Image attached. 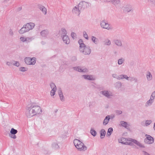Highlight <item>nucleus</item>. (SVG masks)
<instances>
[{"mask_svg": "<svg viewBox=\"0 0 155 155\" xmlns=\"http://www.w3.org/2000/svg\"><path fill=\"white\" fill-rule=\"evenodd\" d=\"M41 112V109L39 106L29 104L27 106L25 114L28 117L30 118Z\"/></svg>", "mask_w": 155, "mask_h": 155, "instance_id": "1", "label": "nucleus"}, {"mask_svg": "<svg viewBox=\"0 0 155 155\" xmlns=\"http://www.w3.org/2000/svg\"><path fill=\"white\" fill-rule=\"evenodd\" d=\"M78 42L79 44V50L83 54L85 55H89L91 52V50L90 47L85 45L83 41L81 39L78 41Z\"/></svg>", "mask_w": 155, "mask_h": 155, "instance_id": "2", "label": "nucleus"}, {"mask_svg": "<svg viewBox=\"0 0 155 155\" xmlns=\"http://www.w3.org/2000/svg\"><path fill=\"white\" fill-rule=\"evenodd\" d=\"M74 143L76 148L79 151H84L87 149V147L84 144L78 140H74Z\"/></svg>", "mask_w": 155, "mask_h": 155, "instance_id": "3", "label": "nucleus"}, {"mask_svg": "<svg viewBox=\"0 0 155 155\" xmlns=\"http://www.w3.org/2000/svg\"><path fill=\"white\" fill-rule=\"evenodd\" d=\"M24 61L27 64L34 65L36 63V59L35 58L26 57L25 58Z\"/></svg>", "mask_w": 155, "mask_h": 155, "instance_id": "4", "label": "nucleus"}, {"mask_svg": "<svg viewBox=\"0 0 155 155\" xmlns=\"http://www.w3.org/2000/svg\"><path fill=\"white\" fill-rule=\"evenodd\" d=\"M23 26L28 32L32 30L34 28L35 26V24L34 23L30 22L27 23L24 25Z\"/></svg>", "mask_w": 155, "mask_h": 155, "instance_id": "5", "label": "nucleus"}, {"mask_svg": "<svg viewBox=\"0 0 155 155\" xmlns=\"http://www.w3.org/2000/svg\"><path fill=\"white\" fill-rule=\"evenodd\" d=\"M146 138L144 139V142L147 144H152L154 141V138L150 135L146 134Z\"/></svg>", "mask_w": 155, "mask_h": 155, "instance_id": "6", "label": "nucleus"}, {"mask_svg": "<svg viewBox=\"0 0 155 155\" xmlns=\"http://www.w3.org/2000/svg\"><path fill=\"white\" fill-rule=\"evenodd\" d=\"M100 93L101 95L108 98H111L113 95L111 92L108 90L102 91L100 92Z\"/></svg>", "mask_w": 155, "mask_h": 155, "instance_id": "7", "label": "nucleus"}, {"mask_svg": "<svg viewBox=\"0 0 155 155\" xmlns=\"http://www.w3.org/2000/svg\"><path fill=\"white\" fill-rule=\"evenodd\" d=\"M130 138H126L122 137L118 139V141L119 143L123 144L130 145Z\"/></svg>", "mask_w": 155, "mask_h": 155, "instance_id": "8", "label": "nucleus"}, {"mask_svg": "<svg viewBox=\"0 0 155 155\" xmlns=\"http://www.w3.org/2000/svg\"><path fill=\"white\" fill-rule=\"evenodd\" d=\"M100 26L103 28L108 30H110L112 28L110 24L104 20H103L101 22Z\"/></svg>", "mask_w": 155, "mask_h": 155, "instance_id": "9", "label": "nucleus"}, {"mask_svg": "<svg viewBox=\"0 0 155 155\" xmlns=\"http://www.w3.org/2000/svg\"><path fill=\"white\" fill-rule=\"evenodd\" d=\"M81 8L78 5L74 7L72 10V12L73 14L77 16H78L80 14Z\"/></svg>", "mask_w": 155, "mask_h": 155, "instance_id": "10", "label": "nucleus"}, {"mask_svg": "<svg viewBox=\"0 0 155 155\" xmlns=\"http://www.w3.org/2000/svg\"><path fill=\"white\" fill-rule=\"evenodd\" d=\"M78 5L81 10L86 9L89 6V4L85 2H81Z\"/></svg>", "mask_w": 155, "mask_h": 155, "instance_id": "11", "label": "nucleus"}, {"mask_svg": "<svg viewBox=\"0 0 155 155\" xmlns=\"http://www.w3.org/2000/svg\"><path fill=\"white\" fill-rule=\"evenodd\" d=\"M18 131L13 128H12L10 131V134H9V136L11 138L13 139H15L17 137L15 134L17 133Z\"/></svg>", "mask_w": 155, "mask_h": 155, "instance_id": "12", "label": "nucleus"}, {"mask_svg": "<svg viewBox=\"0 0 155 155\" xmlns=\"http://www.w3.org/2000/svg\"><path fill=\"white\" fill-rule=\"evenodd\" d=\"M19 39L20 41L23 42H28L32 41L33 38L32 37H26L24 36H21L20 37Z\"/></svg>", "mask_w": 155, "mask_h": 155, "instance_id": "13", "label": "nucleus"}, {"mask_svg": "<svg viewBox=\"0 0 155 155\" xmlns=\"http://www.w3.org/2000/svg\"><path fill=\"white\" fill-rule=\"evenodd\" d=\"M130 145H131L132 143H133L140 147L144 148L145 147L144 146L143 144H142L140 142L138 141L137 140L131 138L130 139Z\"/></svg>", "mask_w": 155, "mask_h": 155, "instance_id": "14", "label": "nucleus"}, {"mask_svg": "<svg viewBox=\"0 0 155 155\" xmlns=\"http://www.w3.org/2000/svg\"><path fill=\"white\" fill-rule=\"evenodd\" d=\"M73 69L75 71L79 72H87L88 71V70L87 68L79 67H74Z\"/></svg>", "mask_w": 155, "mask_h": 155, "instance_id": "15", "label": "nucleus"}, {"mask_svg": "<svg viewBox=\"0 0 155 155\" xmlns=\"http://www.w3.org/2000/svg\"><path fill=\"white\" fill-rule=\"evenodd\" d=\"M38 7L39 10L41 11L43 14L46 15L47 13V9L44 6L39 4L38 5Z\"/></svg>", "mask_w": 155, "mask_h": 155, "instance_id": "16", "label": "nucleus"}, {"mask_svg": "<svg viewBox=\"0 0 155 155\" xmlns=\"http://www.w3.org/2000/svg\"><path fill=\"white\" fill-rule=\"evenodd\" d=\"M82 77L83 78L85 79L93 81L95 79V77L92 75H84L82 76Z\"/></svg>", "mask_w": 155, "mask_h": 155, "instance_id": "17", "label": "nucleus"}, {"mask_svg": "<svg viewBox=\"0 0 155 155\" xmlns=\"http://www.w3.org/2000/svg\"><path fill=\"white\" fill-rule=\"evenodd\" d=\"M62 35L61 36L64 42L66 44H68L70 42V40L68 36L67 35Z\"/></svg>", "mask_w": 155, "mask_h": 155, "instance_id": "18", "label": "nucleus"}, {"mask_svg": "<svg viewBox=\"0 0 155 155\" xmlns=\"http://www.w3.org/2000/svg\"><path fill=\"white\" fill-rule=\"evenodd\" d=\"M146 78L148 81H150L152 80L153 77V76L149 71H147L146 74Z\"/></svg>", "mask_w": 155, "mask_h": 155, "instance_id": "19", "label": "nucleus"}, {"mask_svg": "<svg viewBox=\"0 0 155 155\" xmlns=\"http://www.w3.org/2000/svg\"><path fill=\"white\" fill-rule=\"evenodd\" d=\"M58 92L60 97V100L62 101H64V97L63 95V94L62 91L60 89H59Z\"/></svg>", "mask_w": 155, "mask_h": 155, "instance_id": "20", "label": "nucleus"}, {"mask_svg": "<svg viewBox=\"0 0 155 155\" xmlns=\"http://www.w3.org/2000/svg\"><path fill=\"white\" fill-rule=\"evenodd\" d=\"M48 34V31L47 30H43L40 32V35L43 37H46Z\"/></svg>", "mask_w": 155, "mask_h": 155, "instance_id": "21", "label": "nucleus"}, {"mask_svg": "<svg viewBox=\"0 0 155 155\" xmlns=\"http://www.w3.org/2000/svg\"><path fill=\"white\" fill-rule=\"evenodd\" d=\"M152 122L151 120H146L143 122L142 124L144 126H148L152 123Z\"/></svg>", "mask_w": 155, "mask_h": 155, "instance_id": "22", "label": "nucleus"}, {"mask_svg": "<svg viewBox=\"0 0 155 155\" xmlns=\"http://www.w3.org/2000/svg\"><path fill=\"white\" fill-rule=\"evenodd\" d=\"M131 9V7L130 5H126L123 7V10L126 12H129L130 11Z\"/></svg>", "mask_w": 155, "mask_h": 155, "instance_id": "23", "label": "nucleus"}, {"mask_svg": "<svg viewBox=\"0 0 155 155\" xmlns=\"http://www.w3.org/2000/svg\"><path fill=\"white\" fill-rule=\"evenodd\" d=\"M130 78V77H128L127 75L121 74L119 75V77L118 78V80L125 79L127 80H129Z\"/></svg>", "mask_w": 155, "mask_h": 155, "instance_id": "24", "label": "nucleus"}, {"mask_svg": "<svg viewBox=\"0 0 155 155\" xmlns=\"http://www.w3.org/2000/svg\"><path fill=\"white\" fill-rule=\"evenodd\" d=\"M27 32V30L23 25L18 31V33L20 34H23Z\"/></svg>", "mask_w": 155, "mask_h": 155, "instance_id": "25", "label": "nucleus"}, {"mask_svg": "<svg viewBox=\"0 0 155 155\" xmlns=\"http://www.w3.org/2000/svg\"><path fill=\"white\" fill-rule=\"evenodd\" d=\"M91 39L92 41L95 45H97L99 43L98 39L95 37L92 36L91 37Z\"/></svg>", "mask_w": 155, "mask_h": 155, "instance_id": "26", "label": "nucleus"}, {"mask_svg": "<svg viewBox=\"0 0 155 155\" xmlns=\"http://www.w3.org/2000/svg\"><path fill=\"white\" fill-rule=\"evenodd\" d=\"M154 100L151 98L147 101L145 103V106L146 107H148L151 106L153 103Z\"/></svg>", "mask_w": 155, "mask_h": 155, "instance_id": "27", "label": "nucleus"}, {"mask_svg": "<svg viewBox=\"0 0 155 155\" xmlns=\"http://www.w3.org/2000/svg\"><path fill=\"white\" fill-rule=\"evenodd\" d=\"M110 119V116H107L104 119L103 121V124L104 125H107L108 123L109 120Z\"/></svg>", "mask_w": 155, "mask_h": 155, "instance_id": "28", "label": "nucleus"}, {"mask_svg": "<svg viewBox=\"0 0 155 155\" xmlns=\"http://www.w3.org/2000/svg\"><path fill=\"white\" fill-rule=\"evenodd\" d=\"M115 44L117 46L121 47L122 46V44L121 41L118 39L115 40L114 41Z\"/></svg>", "mask_w": 155, "mask_h": 155, "instance_id": "29", "label": "nucleus"}, {"mask_svg": "<svg viewBox=\"0 0 155 155\" xmlns=\"http://www.w3.org/2000/svg\"><path fill=\"white\" fill-rule=\"evenodd\" d=\"M60 33L61 35H67V32L66 30L64 28H62L60 31Z\"/></svg>", "mask_w": 155, "mask_h": 155, "instance_id": "30", "label": "nucleus"}, {"mask_svg": "<svg viewBox=\"0 0 155 155\" xmlns=\"http://www.w3.org/2000/svg\"><path fill=\"white\" fill-rule=\"evenodd\" d=\"M109 2H111L115 5H117L119 3V0H107Z\"/></svg>", "mask_w": 155, "mask_h": 155, "instance_id": "31", "label": "nucleus"}, {"mask_svg": "<svg viewBox=\"0 0 155 155\" xmlns=\"http://www.w3.org/2000/svg\"><path fill=\"white\" fill-rule=\"evenodd\" d=\"M113 131V129L112 127L109 128L107 133L106 136L107 137H109Z\"/></svg>", "mask_w": 155, "mask_h": 155, "instance_id": "32", "label": "nucleus"}, {"mask_svg": "<svg viewBox=\"0 0 155 155\" xmlns=\"http://www.w3.org/2000/svg\"><path fill=\"white\" fill-rule=\"evenodd\" d=\"M100 133L101 134V138H104L106 134V131L104 129L101 130L100 132Z\"/></svg>", "mask_w": 155, "mask_h": 155, "instance_id": "33", "label": "nucleus"}, {"mask_svg": "<svg viewBox=\"0 0 155 155\" xmlns=\"http://www.w3.org/2000/svg\"><path fill=\"white\" fill-rule=\"evenodd\" d=\"M125 61V59L123 58H121L118 60V64L119 65H121Z\"/></svg>", "mask_w": 155, "mask_h": 155, "instance_id": "34", "label": "nucleus"}, {"mask_svg": "<svg viewBox=\"0 0 155 155\" xmlns=\"http://www.w3.org/2000/svg\"><path fill=\"white\" fill-rule=\"evenodd\" d=\"M120 124L122 126L125 127H127L128 125L127 123L124 121H121Z\"/></svg>", "mask_w": 155, "mask_h": 155, "instance_id": "35", "label": "nucleus"}, {"mask_svg": "<svg viewBox=\"0 0 155 155\" xmlns=\"http://www.w3.org/2000/svg\"><path fill=\"white\" fill-rule=\"evenodd\" d=\"M50 87L51 89V90H54V91H56L57 90V88L55 85V84L53 83H52L50 84Z\"/></svg>", "mask_w": 155, "mask_h": 155, "instance_id": "36", "label": "nucleus"}, {"mask_svg": "<svg viewBox=\"0 0 155 155\" xmlns=\"http://www.w3.org/2000/svg\"><path fill=\"white\" fill-rule=\"evenodd\" d=\"M28 70V68L26 67H21L19 68V70L21 71L25 72L27 71Z\"/></svg>", "mask_w": 155, "mask_h": 155, "instance_id": "37", "label": "nucleus"}, {"mask_svg": "<svg viewBox=\"0 0 155 155\" xmlns=\"http://www.w3.org/2000/svg\"><path fill=\"white\" fill-rule=\"evenodd\" d=\"M90 133L94 137H95L97 133L96 131L93 128L91 129Z\"/></svg>", "mask_w": 155, "mask_h": 155, "instance_id": "38", "label": "nucleus"}, {"mask_svg": "<svg viewBox=\"0 0 155 155\" xmlns=\"http://www.w3.org/2000/svg\"><path fill=\"white\" fill-rule=\"evenodd\" d=\"M12 64L17 67H19L20 65V63L18 61H12Z\"/></svg>", "mask_w": 155, "mask_h": 155, "instance_id": "39", "label": "nucleus"}, {"mask_svg": "<svg viewBox=\"0 0 155 155\" xmlns=\"http://www.w3.org/2000/svg\"><path fill=\"white\" fill-rule=\"evenodd\" d=\"M71 36L73 39L77 38V34L74 32H72L71 33Z\"/></svg>", "mask_w": 155, "mask_h": 155, "instance_id": "40", "label": "nucleus"}, {"mask_svg": "<svg viewBox=\"0 0 155 155\" xmlns=\"http://www.w3.org/2000/svg\"><path fill=\"white\" fill-rule=\"evenodd\" d=\"M111 43L110 41L108 39L106 40L104 42V44L106 45H110Z\"/></svg>", "mask_w": 155, "mask_h": 155, "instance_id": "41", "label": "nucleus"}, {"mask_svg": "<svg viewBox=\"0 0 155 155\" xmlns=\"http://www.w3.org/2000/svg\"><path fill=\"white\" fill-rule=\"evenodd\" d=\"M150 98L154 100L155 98V91L152 92Z\"/></svg>", "mask_w": 155, "mask_h": 155, "instance_id": "42", "label": "nucleus"}, {"mask_svg": "<svg viewBox=\"0 0 155 155\" xmlns=\"http://www.w3.org/2000/svg\"><path fill=\"white\" fill-rule=\"evenodd\" d=\"M83 35L84 37L85 38H86L87 40L88 39V35L87 34V33L86 31L83 32Z\"/></svg>", "mask_w": 155, "mask_h": 155, "instance_id": "43", "label": "nucleus"}, {"mask_svg": "<svg viewBox=\"0 0 155 155\" xmlns=\"http://www.w3.org/2000/svg\"><path fill=\"white\" fill-rule=\"evenodd\" d=\"M56 91H54L51 90L50 91V94L51 96H53L55 94V92Z\"/></svg>", "mask_w": 155, "mask_h": 155, "instance_id": "44", "label": "nucleus"}, {"mask_svg": "<svg viewBox=\"0 0 155 155\" xmlns=\"http://www.w3.org/2000/svg\"><path fill=\"white\" fill-rule=\"evenodd\" d=\"M121 86V84L120 82H117L116 83V87L117 88L120 87Z\"/></svg>", "mask_w": 155, "mask_h": 155, "instance_id": "45", "label": "nucleus"}, {"mask_svg": "<svg viewBox=\"0 0 155 155\" xmlns=\"http://www.w3.org/2000/svg\"><path fill=\"white\" fill-rule=\"evenodd\" d=\"M112 77L114 78H116L118 79V77H119V75H117L116 74H112Z\"/></svg>", "mask_w": 155, "mask_h": 155, "instance_id": "46", "label": "nucleus"}, {"mask_svg": "<svg viewBox=\"0 0 155 155\" xmlns=\"http://www.w3.org/2000/svg\"><path fill=\"white\" fill-rule=\"evenodd\" d=\"M6 64L8 66H10L12 64V61L11 62H6Z\"/></svg>", "mask_w": 155, "mask_h": 155, "instance_id": "47", "label": "nucleus"}, {"mask_svg": "<svg viewBox=\"0 0 155 155\" xmlns=\"http://www.w3.org/2000/svg\"><path fill=\"white\" fill-rule=\"evenodd\" d=\"M9 34H10V35H13L14 34V33L13 31L12 30H11L9 32Z\"/></svg>", "mask_w": 155, "mask_h": 155, "instance_id": "48", "label": "nucleus"}, {"mask_svg": "<svg viewBox=\"0 0 155 155\" xmlns=\"http://www.w3.org/2000/svg\"><path fill=\"white\" fill-rule=\"evenodd\" d=\"M117 113L118 114H120L122 113V111L121 110H118L117 111Z\"/></svg>", "mask_w": 155, "mask_h": 155, "instance_id": "49", "label": "nucleus"}, {"mask_svg": "<svg viewBox=\"0 0 155 155\" xmlns=\"http://www.w3.org/2000/svg\"><path fill=\"white\" fill-rule=\"evenodd\" d=\"M144 155H150L149 153H148L147 152H145L144 153Z\"/></svg>", "mask_w": 155, "mask_h": 155, "instance_id": "50", "label": "nucleus"}, {"mask_svg": "<svg viewBox=\"0 0 155 155\" xmlns=\"http://www.w3.org/2000/svg\"><path fill=\"white\" fill-rule=\"evenodd\" d=\"M114 116H110V119H112L114 118Z\"/></svg>", "mask_w": 155, "mask_h": 155, "instance_id": "51", "label": "nucleus"}, {"mask_svg": "<svg viewBox=\"0 0 155 155\" xmlns=\"http://www.w3.org/2000/svg\"><path fill=\"white\" fill-rule=\"evenodd\" d=\"M153 129L154 130H155V123H154L153 127Z\"/></svg>", "mask_w": 155, "mask_h": 155, "instance_id": "52", "label": "nucleus"}, {"mask_svg": "<svg viewBox=\"0 0 155 155\" xmlns=\"http://www.w3.org/2000/svg\"><path fill=\"white\" fill-rule=\"evenodd\" d=\"M153 0H149V1H152H152H153Z\"/></svg>", "mask_w": 155, "mask_h": 155, "instance_id": "53", "label": "nucleus"}]
</instances>
